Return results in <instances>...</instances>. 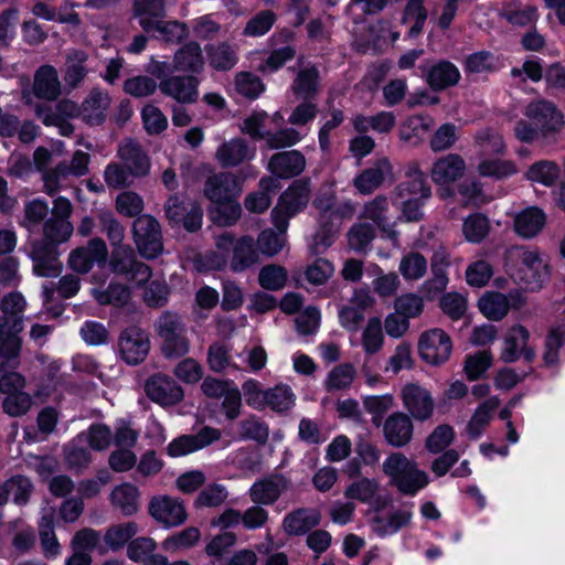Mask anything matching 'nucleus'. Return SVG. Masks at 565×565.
Segmentation results:
<instances>
[{"label": "nucleus", "mask_w": 565, "mask_h": 565, "mask_svg": "<svg viewBox=\"0 0 565 565\" xmlns=\"http://www.w3.org/2000/svg\"><path fill=\"white\" fill-rule=\"evenodd\" d=\"M503 267L516 284L532 291L540 290L551 276L543 254L525 245L508 247L503 254Z\"/></svg>", "instance_id": "nucleus-1"}, {"label": "nucleus", "mask_w": 565, "mask_h": 565, "mask_svg": "<svg viewBox=\"0 0 565 565\" xmlns=\"http://www.w3.org/2000/svg\"><path fill=\"white\" fill-rule=\"evenodd\" d=\"M210 269H223L227 265L235 273L244 271L259 262L258 250L250 236L234 239L230 233H223L215 238V249L204 256Z\"/></svg>", "instance_id": "nucleus-2"}, {"label": "nucleus", "mask_w": 565, "mask_h": 565, "mask_svg": "<svg viewBox=\"0 0 565 565\" xmlns=\"http://www.w3.org/2000/svg\"><path fill=\"white\" fill-rule=\"evenodd\" d=\"M382 468L391 483L407 495H415L429 483L428 475L418 468L415 460L402 452H393L387 456Z\"/></svg>", "instance_id": "nucleus-3"}, {"label": "nucleus", "mask_w": 565, "mask_h": 565, "mask_svg": "<svg viewBox=\"0 0 565 565\" xmlns=\"http://www.w3.org/2000/svg\"><path fill=\"white\" fill-rule=\"evenodd\" d=\"M154 331L161 340V350L166 358H181L189 353L186 327L178 313L162 312L154 322Z\"/></svg>", "instance_id": "nucleus-4"}, {"label": "nucleus", "mask_w": 565, "mask_h": 565, "mask_svg": "<svg viewBox=\"0 0 565 565\" xmlns=\"http://www.w3.org/2000/svg\"><path fill=\"white\" fill-rule=\"evenodd\" d=\"M0 391L4 395L2 401L3 412L11 417L25 415L32 407V397L24 392L25 379L17 372L8 370L1 372Z\"/></svg>", "instance_id": "nucleus-5"}, {"label": "nucleus", "mask_w": 565, "mask_h": 565, "mask_svg": "<svg viewBox=\"0 0 565 565\" xmlns=\"http://www.w3.org/2000/svg\"><path fill=\"white\" fill-rule=\"evenodd\" d=\"M310 184L307 180L295 181L279 198L271 216L279 231H286L288 218L303 210L310 200Z\"/></svg>", "instance_id": "nucleus-6"}, {"label": "nucleus", "mask_w": 565, "mask_h": 565, "mask_svg": "<svg viewBox=\"0 0 565 565\" xmlns=\"http://www.w3.org/2000/svg\"><path fill=\"white\" fill-rule=\"evenodd\" d=\"M89 154L77 150L74 152L70 163L61 162L51 170L42 172V181L45 193L54 195L57 191L68 185L71 177L79 178L89 171Z\"/></svg>", "instance_id": "nucleus-7"}, {"label": "nucleus", "mask_w": 565, "mask_h": 565, "mask_svg": "<svg viewBox=\"0 0 565 565\" xmlns=\"http://www.w3.org/2000/svg\"><path fill=\"white\" fill-rule=\"evenodd\" d=\"M132 233L135 244L142 257L152 259L162 253L161 230L153 216L143 214L137 217L132 225Z\"/></svg>", "instance_id": "nucleus-8"}, {"label": "nucleus", "mask_w": 565, "mask_h": 565, "mask_svg": "<svg viewBox=\"0 0 565 565\" xmlns=\"http://www.w3.org/2000/svg\"><path fill=\"white\" fill-rule=\"evenodd\" d=\"M22 329L21 319L11 321L9 317H0V373L18 366L21 349L18 334Z\"/></svg>", "instance_id": "nucleus-9"}, {"label": "nucleus", "mask_w": 565, "mask_h": 565, "mask_svg": "<svg viewBox=\"0 0 565 565\" xmlns=\"http://www.w3.org/2000/svg\"><path fill=\"white\" fill-rule=\"evenodd\" d=\"M451 351V338L440 328L428 329L419 335V356L430 365H440L448 361Z\"/></svg>", "instance_id": "nucleus-10"}, {"label": "nucleus", "mask_w": 565, "mask_h": 565, "mask_svg": "<svg viewBox=\"0 0 565 565\" xmlns=\"http://www.w3.org/2000/svg\"><path fill=\"white\" fill-rule=\"evenodd\" d=\"M524 116L541 130L542 136L555 134L564 127V115L550 100L535 99L524 108Z\"/></svg>", "instance_id": "nucleus-11"}, {"label": "nucleus", "mask_w": 565, "mask_h": 565, "mask_svg": "<svg viewBox=\"0 0 565 565\" xmlns=\"http://www.w3.org/2000/svg\"><path fill=\"white\" fill-rule=\"evenodd\" d=\"M466 169L465 160L457 153L446 154L434 162L430 170V178L435 184L444 186V189L439 191L440 198L446 199L452 195L448 186L461 179Z\"/></svg>", "instance_id": "nucleus-12"}, {"label": "nucleus", "mask_w": 565, "mask_h": 565, "mask_svg": "<svg viewBox=\"0 0 565 565\" xmlns=\"http://www.w3.org/2000/svg\"><path fill=\"white\" fill-rule=\"evenodd\" d=\"M109 265L114 273L125 275L138 285L147 282L151 277L150 267L137 259L134 249L129 245L114 248Z\"/></svg>", "instance_id": "nucleus-13"}, {"label": "nucleus", "mask_w": 565, "mask_h": 565, "mask_svg": "<svg viewBox=\"0 0 565 565\" xmlns=\"http://www.w3.org/2000/svg\"><path fill=\"white\" fill-rule=\"evenodd\" d=\"M149 514L164 527L179 526L188 519L183 501L170 495L152 498L149 503Z\"/></svg>", "instance_id": "nucleus-14"}, {"label": "nucleus", "mask_w": 565, "mask_h": 565, "mask_svg": "<svg viewBox=\"0 0 565 565\" xmlns=\"http://www.w3.org/2000/svg\"><path fill=\"white\" fill-rule=\"evenodd\" d=\"M119 353L127 364L136 365L142 362L149 353L148 334L138 327L125 329L119 337Z\"/></svg>", "instance_id": "nucleus-15"}, {"label": "nucleus", "mask_w": 565, "mask_h": 565, "mask_svg": "<svg viewBox=\"0 0 565 565\" xmlns=\"http://www.w3.org/2000/svg\"><path fill=\"white\" fill-rule=\"evenodd\" d=\"M290 489L291 481L281 473H275L254 482L249 498L255 504L271 505Z\"/></svg>", "instance_id": "nucleus-16"}, {"label": "nucleus", "mask_w": 565, "mask_h": 565, "mask_svg": "<svg viewBox=\"0 0 565 565\" xmlns=\"http://www.w3.org/2000/svg\"><path fill=\"white\" fill-rule=\"evenodd\" d=\"M390 206L387 196L377 195L364 203L359 217L373 222L387 238L397 244L398 232L395 230L396 222H391L388 218Z\"/></svg>", "instance_id": "nucleus-17"}, {"label": "nucleus", "mask_w": 565, "mask_h": 565, "mask_svg": "<svg viewBox=\"0 0 565 565\" xmlns=\"http://www.w3.org/2000/svg\"><path fill=\"white\" fill-rule=\"evenodd\" d=\"M402 401L404 407L416 420H427L434 412V399L430 393L416 383H408L402 390Z\"/></svg>", "instance_id": "nucleus-18"}, {"label": "nucleus", "mask_w": 565, "mask_h": 565, "mask_svg": "<svg viewBox=\"0 0 565 565\" xmlns=\"http://www.w3.org/2000/svg\"><path fill=\"white\" fill-rule=\"evenodd\" d=\"M108 249L102 238L90 239L86 246L74 249L68 257L71 268L77 273H88L95 264L102 265L106 262Z\"/></svg>", "instance_id": "nucleus-19"}, {"label": "nucleus", "mask_w": 565, "mask_h": 565, "mask_svg": "<svg viewBox=\"0 0 565 565\" xmlns=\"http://www.w3.org/2000/svg\"><path fill=\"white\" fill-rule=\"evenodd\" d=\"M529 339L530 333L523 326L516 324L510 328L503 339L500 359L505 363L515 362L521 356L532 361L535 352L527 345Z\"/></svg>", "instance_id": "nucleus-20"}, {"label": "nucleus", "mask_w": 565, "mask_h": 565, "mask_svg": "<svg viewBox=\"0 0 565 565\" xmlns=\"http://www.w3.org/2000/svg\"><path fill=\"white\" fill-rule=\"evenodd\" d=\"M221 438V431L216 428L205 426L195 435H182L174 438L167 446V454L170 457L186 456L200 450Z\"/></svg>", "instance_id": "nucleus-21"}, {"label": "nucleus", "mask_w": 565, "mask_h": 565, "mask_svg": "<svg viewBox=\"0 0 565 565\" xmlns=\"http://www.w3.org/2000/svg\"><path fill=\"white\" fill-rule=\"evenodd\" d=\"M146 393L151 401L163 406L174 405L184 396L182 387L162 374L153 375L147 381Z\"/></svg>", "instance_id": "nucleus-22"}, {"label": "nucleus", "mask_w": 565, "mask_h": 565, "mask_svg": "<svg viewBox=\"0 0 565 565\" xmlns=\"http://www.w3.org/2000/svg\"><path fill=\"white\" fill-rule=\"evenodd\" d=\"M205 195L214 203H222L236 199L242 192V185L237 177L230 172H221L211 175L204 188Z\"/></svg>", "instance_id": "nucleus-23"}, {"label": "nucleus", "mask_w": 565, "mask_h": 565, "mask_svg": "<svg viewBox=\"0 0 565 565\" xmlns=\"http://www.w3.org/2000/svg\"><path fill=\"white\" fill-rule=\"evenodd\" d=\"M199 81L190 75H174L162 79L160 92L181 104H190L198 98Z\"/></svg>", "instance_id": "nucleus-24"}, {"label": "nucleus", "mask_w": 565, "mask_h": 565, "mask_svg": "<svg viewBox=\"0 0 565 565\" xmlns=\"http://www.w3.org/2000/svg\"><path fill=\"white\" fill-rule=\"evenodd\" d=\"M306 168V158L298 150L275 153L268 161V171L277 178L289 179L300 174Z\"/></svg>", "instance_id": "nucleus-25"}, {"label": "nucleus", "mask_w": 565, "mask_h": 565, "mask_svg": "<svg viewBox=\"0 0 565 565\" xmlns=\"http://www.w3.org/2000/svg\"><path fill=\"white\" fill-rule=\"evenodd\" d=\"M110 103L111 99L107 92L94 88L83 100L79 115L88 125H100L107 117Z\"/></svg>", "instance_id": "nucleus-26"}, {"label": "nucleus", "mask_w": 565, "mask_h": 565, "mask_svg": "<svg viewBox=\"0 0 565 565\" xmlns=\"http://www.w3.org/2000/svg\"><path fill=\"white\" fill-rule=\"evenodd\" d=\"M204 66L205 57L203 50L195 41L183 44L173 55V71L199 74L204 70Z\"/></svg>", "instance_id": "nucleus-27"}, {"label": "nucleus", "mask_w": 565, "mask_h": 565, "mask_svg": "<svg viewBox=\"0 0 565 565\" xmlns=\"http://www.w3.org/2000/svg\"><path fill=\"white\" fill-rule=\"evenodd\" d=\"M321 515L318 510L299 508L287 513L282 520V530L288 535H303L319 525Z\"/></svg>", "instance_id": "nucleus-28"}, {"label": "nucleus", "mask_w": 565, "mask_h": 565, "mask_svg": "<svg viewBox=\"0 0 565 565\" xmlns=\"http://www.w3.org/2000/svg\"><path fill=\"white\" fill-rule=\"evenodd\" d=\"M255 148H249L242 138L224 141L215 152V159L222 167H236L255 157Z\"/></svg>", "instance_id": "nucleus-29"}, {"label": "nucleus", "mask_w": 565, "mask_h": 565, "mask_svg": "<svg viewBox=\"0 0 565 565\" xmlns=\"http://www.w3.org/2000/svg\"><path fill=\"white\" fill-rule=\"evenodd\" d=\"M501 404L498 396H490L481 402L473 411L467 426V435L471 439H478L492 422L497 409Z\"/></svg>", "instance_id": "nucleus-30"}, {"label": "nucleus", "mask_w": 565, "mask_h": 565, "mask_svg": "<svg viewBox=\"0 0 565 565\" xmlns=\"http://www.w3.org/2000/svg\"><path fill=\"white\" fill-rule=\"evenodd\" d=\"M413 429L409 416L401 412L388 416L383 428L386 441L394 447L407 445L412 439Z\"/></svg>", "instance_id": "nucleus-31"}, {"label": "nucleus", "mask_w": 565, "mask_h": 565, "mask_svg": "<svg viewBox=\"0 0 565 565\" xmlns=\"http://www.w3.org/2000/svg\"><path fill=\"white\" fill-rule=\"evenodd\" d=\"M392 175V166L386 158L377 160L371 168L362 171L354 179V186L362 194L375 191L386 178Z\"/></svg>", "instance_id": "nucleus-32"}, {"label": "nucleus", "mask_w": 565, "mask_h": 565, "mask_svg": "<svg viewBox=\"0 0 565 565\" xmlns=\"http://www.w3.org/2000/svg\"><path fill=\"white\" fill-rule=\"evenodd\" d=\"M546 215L543 210L531 206L526 207L514 216V232L522 238L535 237L545 226Z\"/></svg>", "instance_id": "nucleus-33"}, {"label": "nucleus", "mask_w": 565, "mask_h": 565, "mask_svg": "<svg viewBox=\"0 0 565 565\" xmlns=\"http://www.w3.org/2000/svg\"><path fill=\"white\" fill-rule=\"evenodd\" d=\"M118 157L132 177H143L149 172L150 161L140 145L126 140L119 146Z\"/></svg>", "instance_id": "nucleus-34"}, {"label": "nucleus", "mask_w": 565, "mask_h": 565, "mask_svg": "<svg viewBox=\"0 0 565 565\" xmlns=\"http://www.w3.org/2000/svg\"><path fill=\"white\" fill-rule=\"evenodd\" d=\"M33 93L38 98L55 100L61 95L57 71L51 65L41 66L34 74Z\"/></svg>", "instance_id": "nucleus-35"}, {"label": "nucleus", "mask_w": 565, "mask_h": 565, "mask_svg": "<svg viewBox=\"0 0 565 565\" xmlns=\"http://www.w3.org/2000/svg\"><path fill=\"white\" fill-rule=\"evenodd\" d=\"M449 266V253L444 247H439L430 259L433 278L426 280L423 285V288L428 294H439L446 289L448 285L447 269Z\"/></svg>", "instance_id": "nucleus-36"}, {"label": "nucleus", "mask_w": 565, "mask_h": 565, "mask_svg": "<svg viewBox=\"0 0 565 565\" xmlns=\"http://www.w3.org/2000/svg\"><path fill=\"white\" fill-rule=\"evenodd\" d=\"M164 15L163 0H136L134 3V17L145 32H152L156 24L162 21Z\"/></svg>", "instance_id": "nucleus-37"}, {"label": "nucleus", "mask_w": 565, "mask_h": 565, "mask_svg": "<svg viewBox=\"0 0 565 565\" xmlns=\"http://www.w3.org/2000/svg\"><path fill=\"white\" fill-rule=\"evenodd\" d=\"M459 79L460 72L458 67L448 61H439L433 64L426 73V81L434 90L454 86Z\"/></svg>", "instance_id": "nucleus-38"}, {"label": "nucleus", "mask_w": 565, "mask_h": 565, "mask_svg": "<svg viewBox=\"0 0 565 565\" xmlns=\"http://www.w3.org/2000/svg\"><path fill=\"white\" fill-rule=\"evenodd\" d=\"M413 516L411 508H399L387 515H377L373 519L372 529L380 536L392 535L407 525Z\"/></svg>", "instance_id": "nucleus-39"}, {"label": "nucleus", "mask_w": 565, "mask_h": 565, "mask_svg": "<svg viewBox=\"0 0 565 565\" xmlns=\"http://www.w3.org/2000/svg\"><path fill=\"white\" fill-rule=\"evenodd\" d=\"M428 18L425 0H407L401 22L408 25L407 36L417 38L424 30Z\"/></svg>", "instance_id": "nucleus-40"}, {"label": "nucleus", "mask_w": 565, "mask_h": 565, "mask_svg": "<svg viewBox=\"0 0 565 565\" xmlns=\"http://www.w3.org/2000/svg\"><path fill=\"white\" fill-rule=\"evenodd\" d=\"M33 270L41 277H56L61 273L62 264L53 247L36 245L33 250Z\"/></svg>", "instance_id": "nucleus-41"}, {"label": "nucleus", "mask_w": 565, "mask_h": 565, "mask_svg": "<svg viewBox=\"0 0 565 565\" xmlns=\"http://www.w3.org/2000/svg\"><path fill=\"white\" fill-rule=\"evenodd\" d=\"M480 312L489 320L500 321L509 312V298L495 291L486 292L478 301Z\"/></svg>", "instance_id": "nucleus-42"}, {"label": "nucleus", "mask_w": 565, "mask_h": 565, "mask_svg": "<svg viewBox=\"0 0 565 565\" xmlns=\"http://www.w3.org/2000/svg\"><path fill=\"white\" fill-rule=\"evenodd\" d=\"M87 60L88 54L82 50H72L66 54L64 81L67 85L76 87L84 81L88 73Z\"/></svg>", "instance_id": "nucleus-43"}, {"label": "nucleus", "mask_w": 565, "mask_h": 565, "mask_svg": "<svg viewBox=\"0 0 565 565\" xmlns=\"http://www.w3.org/2000/svg\"><path fill=\"white\" fill-rule=\"evenodd\" d=\"M110 500L122 514L132 515L138 510L139 491L131 483H122L114 488Z\"/></svg>", "instance_id": "nucleus-44"}, {"label": "nucleus", "mask_w": 565, "mask_h": 565, "mask_svg": "<svg viewBox=\"0 0 565 565\" xmlns=\"http://www.w3.org/2000/svg\"><path fill=\"white\" fill-rule=\"evenodd\" d=\"M490 230V220L482 213H472L463 218L462 234L466 241L471 244L481 243L489 235Z\"/></svg>", "instance_id": "nucleus-45"}, {"label": "nucleus", "mask_w": 565, "mask_h": 565, "mask_svg": "<svg viewBox=\"0 0 565 565\" xmlns=\"http://www.w3.org/2000/svg\"><path fill=\"white\" fill-rule=\"evenodd\" d=\"M210 65L217 71H228L237 63V54L226 42L205 46Z\"/></svg>", "instance_id": "nucleus-46"}, {"label": "nucleus", "mask_w": 565, "mask_h": 565, "mask_svg": "<svg viewBox=\"0 0 565 565\" xmlns=\"http://www.w3.org/2000/svg\"><path fill=\"white\" fill-rule=\"evenodd\" d=\"M54 513L53 508L44 509L39 524L41 544L47 557H55L61 552L60 544L54 533Z\"/></svg>", "instance_id": "nucleus-47"}, {"label": "nucleus", "mask_w": 565, "mask_h": 565, "mask_svg": "<svg viewBox=\"0 0 565 565\" xmlns=\"http://www.w3.org/2000/svg\"><path fill=\"white\" fill-rule=\"evenodd\" d=\"M477 171L481 177L501 180L516 174L519 169L512 160L486 158L478 163Z\"/></svg>", "instance_id": "nucleus-48"}, {"label": "nucleus", "mask_w": 565, "mask_h": 565, "mask_svg": "<svg viewBox=\"0 0 565 565\" xmlns=\"http://www.w3.org/2000/svg\"><path fill=\"white\" fill-rule=\"evenodd\" d=\"M138 531V524L132 521L115 524L107 529L104 541L111 551H118L122 548Z\"/></svg>", "instance_id": "nucleus-49"}, {"label": "nucleus", "mask_w": 565, "mask_h": 565, "mask_svg": "<svg viewBox=\"0 0 565 565\" xmlns=\"http://www.w3.org/2000/svg\"><path fill=\"white\" fill-rule=\"evenodd\" d=\"M296 402V395L287 384H278L266 390L265 408L282 413L289 411Z\"/></svg>", "instance_id": "nucleus-50"}, {"label": "nucleus", "mask_w": 565, "mask_h": 565, "mask_svg": "<svg viewBox=\"0 0 565 565\" xmlns=\"http://www.w3.org/2000/svg\"><path fill=\"white\" fill-rule=\"evenodd\" d=\"M291 89L303 99L315 97L319 90L318 70L316 67L300 70L291 85Z\"/></svg>", "instance_id": "nucleus-51"}, {"label": "nucleus", "mask_w": 565, "mask_h": 565, "mask_svg": "<svg viewBox=\"0 0 565 565\" xmlns=\"http://www.w3.org/2000/svg\"><path fill=\"white\" fill-rule=\"evenodd\" d=\"M384 343L383 324L380 318H370L362 331L361 344L366 354L373 355L381 351Z\"/></svg>", "instance_id": "nucleus-52"}, {"label": "nucleus", "mask_w": 565, "mask_h": 565, "mask_svg": "<svg viewBox=\"0 0 565 565\" xmlns=\"http://www.w3.org/2000/svg\"><path fill=\"white\" fill-rule=\"evenodd\" d=\"M427 260L418 252H409L402 256L398 270L405 280H419L427 273Z\"/></svg>", "instance_id": "nucleus-53"}, {"label": "nucleus", "mask_w": 565, "mask_h": 565, "mask_svg": "<svg viewBox=\"0 0 565 565\" xmlns=\"http://www.w3.org/2000/svg\"><path fill=\"white\" fill-rule=\"evenodd\" d=\"M74 228L70 220L49 218L44 223L43 234L45 244L55 248L57 244L68 241Z\"/></svg>", "instance_id": "nucleus-54"}, {"label": "nucleus", "mask_w": 565, "mask_h": 565, "mask_svg": "<svg viewBox=\"0 0 565 565\" xmlns=\"http://www.w3.org/2000/svg\"><path fill=\"white\" fill-rule=\"evenodd\" d=\"M559 167L550 160L533 163L525 173L527 180L551 186L559 177Z\"/></svg>", "instance_id": "nucleus-55"}, {"label": "nucleus", "mask_w": 565, "mask_h": 565, "mask_svg": "<svg viewBox=\"0 0 565 565\" xmlns=\"http://www.w3.org/2000/svg\"><path fill=\"white\" fill-rule=\"evenodd\" d=\"M476 143L483 154H504L507 145L503 137L493 128H482L475 136Z\"/></svg>", "instance_id": "nucleus-56"}, {"label": "nucleus", "mask_w": 565, "mask_h": 565, "mask_svg": "<svg viewBox=\"0 0 565 565\" xmlns=\"http://www.w3.org/2000/svg\"><path fill=\"white\" fill-rule=\"evenodd\" d=\"M297 50L295 45L287 43L280 47L274 49L268 56L258 65L262 73H275L287 62L295 58Z\"/></svg>", "instance_id": "nucleus-57"}, {"label": "nucleus", "mask_w": 565, "mask_h": 565, "mask_svg": "<svg viewBox=\"0 0 565 565\" xmlns=\"http://www.w3.org/2000/svg\"><path fill=\"white\" fill-rule=\"evenodd\" d=\"M153 31L158 33V39L171 44H177L189 36V26L184 22L177 20L159 21Z\"/></svg>", "instance_id": "nucleus-58"}, {"label": "nucleus", "mask_w": 565, "mask_h": 565, "mask_svg": "<svg viewBox=\"0 0 565 565\" xmlns=\"http://www.w3.org/2000/svg\"><path fill=\"white\" fill-rule=\"evenodd\" d=\"M288 274L279 265L264 266L258 274V282L266 290H280L286 286Z\"/></svg>", "instance_id": "nucleus-59"}, {"label": "nucleus", "mask_w": 565, "mask_h": 565, "mask_svg": "<svg viewBox=\"0 0 565 565\" xmlns=\"http://www.w3.org/2000/svg\"><path fill=\"white\" fill-rule=\"evenodd\" d=\"M93 296L99 305L122 306L129 299V289L121 284L111 282L105 289H94Z\"/></svg>", "instance_id": "nucleus-60"}, {"label": "nucleus", "mask_w": 565, "mask_h": 565, "mask_svg": "<svg viewBox=\"0 0 565 565\" xmlns=\"http://www.w3.org/2000/svg\"><path fill=\"white\" fill-rule=\"evenodd\" d=\"M201 533L198 527L189 526L162 542V547L168 552H178L192 547L199 540Z\"/></svg>", "instance_id": "nucleus-61"}, {"label": "nucleus", "mask_w": 565, "mask_h": 565, "mask_svg": "<svg viewBox=\"0 0 565 565\" xmlns=\"http://www.w3.org/2000/svg\"><path fill=\"white\" fill-rule=\"evenodd\" d=\"M239 436L243 439H252L257 443H266L269 436V428L260 418L252 415L243 419L239 425Z\"/></svg>", "instance_id": "nucleus-62"}, {"label": "nucleus", "mask_w": 565, "mask_h": 565, "mask_svg": "<svg viewBox=\"0 0 565 565\" xmlns=\"http://www.w3.org/2000/svg\"><path fill=\"white\" fill-rule=\"evenodd\" d=\"M355 377V369L352 364L344 363L330 371L326 380L328 391H340L351 386Z\"/></svg>", "instance_id": "nucleus-63"}, {"label": "nucleus", "mask_w": 565, "mask_h": 565, "mask_svg": "<svg viewBox=\"0 0 565 565\" xmlns=\"http://www.w3.org/2000/svg\"><path fill=\"white\" fill-rule=\"evenodd\" d=\"M111 430L103 424L92 425L86 433L77 436V441H86L95 450H104L111 443Z\"/></svg>", "instance_id": "nucleus-64"}]
</instances>
